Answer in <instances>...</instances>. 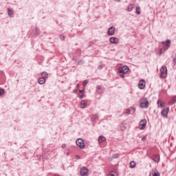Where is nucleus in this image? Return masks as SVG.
<instances>
[{"instance_id": "nucleus-28", "label": "nucleus", "mask_w": 176, "mask_h": 176, "mask_svg": "<svg viewBox=\"0 0 176 176\" xmlns=\"http://www.w3.org/2000/svg\"><path fill=\"white\" fill-rule=\"evenodd\" d=\"M5 93V90L3 89H0V96H2Z\"/></svg>"}, {"instance_id": "nucleus-1", "label": "nucleus", "mask_w": 176, "mask_h": 176, "mask_svg": "<svg viewBox=\"0 0 176 176\" xmlns=\"http://www.w3.org/2000/svg\"><path fill=\"white\" fill-rule=\"evenodd\" d=\"M171 44V41L170 40H166V41H162V48H160L159 50V55H162V54L164 53L166 50H168L170 48V45Z\"/></svg>"}, {"instance_id": "nucleus-30", "label": "nucleus", "mask_w": 176, "mask_h": 176, "mask_svg": "<svg viewBox=\"0 0 176 176\" xmlns=\"http://www.w3.org/2000/svg\"><path fill=\"white\" fill-rule=\"evenodd\" d=\"M78 98H80V100H83L84 95L83 94L78 95Z\"/></svg>"}, {"instance_id": "nucleus-21", "label": "nucleus", "mask_w": 176, "mask_h": 176, "mask_svg": "<svg viewBox=\"0 0 176 176\" xmlns=\"http://www.w3.org/2000/svg\"><path fill=\"white\" fill-rule=\"evenodd\" d=\"M129 166H130L131 168H134V167H135V166H136L135 162L131 161L129 164Z\"/></svg>"}, {"instance_id": "nucleus-11", "label": "nucleus", "mask_w": 176, "mask_h": 176, "mask_svg": "<svg viewBox=\"0 0 176 176\" xmlns=\"http://www.w3.org/2000/svg\"><path fill=\"white\" fill-rule=\"evenodd\" d=\"M109 42L114 43V45H118V43H119V38L116 37H111L109 38Z\"/></svg>"}, {"instance_id": "nucleus-38", "label": "nucleus", "mask_w": 176, "mask_h": 176, "mask_svg": "<svg viewBox=\"0 0 176 176\" xmlns=\"http://www.w3.org/2000/svg\"><path fill=\"white\" fill-rule=\"evenodd\" d=\"M79 92L80 93V94H85V91H83V89L80 90Z\"/></svg>"}, {"instance_id": "nucleus-19", "label": "nucleus", "mask_w": 176, "mask_h": 176, "mask_svg": "<svg viewBox=\"0 0 176 176\" xmlns=\"http://www.w3.org/2000/svg\"><path fill=\"white\" fill-rule=\"evenodd\" d=\"M8 14L10 17H13V10H12V9H8Z\"/></svg>"}, {"instance_id": "nucleus-3", "label": "nucleus", "mask_w": 176, "mask_h": 176, "mask_svg": "<svg viewBox=\"0 0 176 176\" xmlns=\"http://www.w3.org/2000/svg\"><path fill=\"white\" fill-rule=\"evenodd\" d=\"M167 67L166 66H162L160 69V77L162 78H167Z\"/></svg>"}, {"instance_id": "nucleus-2", "label": "nucleus", "mask_w": 176, "mask_h": 176, "mask_svg": "<svg viewBox=\"0 0 176 176\" xmlns=\"http://www.w3.org/2000/svg\"><path fill=\"white\" fill-rule=\"evenodd\" d=\"M140 108H148V107H149V102L148 101V98H144L140 99Z\"/></svg>"}, {"instance_id": "nucleus-44", "label": "nucleus", "mask_w": 176, "mask_h": 176, "mask_svg": "<svg viewBox=\"0 0 176 176\" xmlns=\"http://www.w3.org/2000/svg\"><path fill=\"white\" fill-rule=\"evenodd\" d=\"M79 157V156H77V158H78Z\"/></svg>"}, {"instance_id": "nucleus-13", "label": "nucleus", "mask_w": 176, "mask_h": 176, "mask_svg": "<svg viewBox=\"0 0 176 176\" xmlns=\"http://www.w3.org/2000/svg\"><path fill=\"white\" fill-rule=\"evenodd\" d=\"M157 106L158 107L163 108L164 107V102L162 99H159L157 100Z\"/></svg>"}, {"instance_id": "nucleus-22", "label": "nucleus", "mask_w": 176, "mask_h": 176, "mask_svg": "<svg viewBox=\"0 0 176 176\" xmlns=\"http://www.w3.org/2000/svg\"><path fill=\"white\" fill-rule=\"evenodd\" d=\"M41 76H42V78H44V79H46V78H47V76H48L47 73L46 72H42Z\"/></svg>"}, {"instance_id": "nucleus-27", "label": "nucleus", "mask_w": 176, "mask_h": 176, "mask_svg": "<svg viewBox=\"0 0 176 176\" xmlns=\"http://www.w3.org/2000/svg\"><path fill=\"white\" fill-rule=\"evenodd\" d=\"M60 39H61V41H64L65 39V36H64V34H61L60 36Z\"/></svg>"}, {"instance_id": "nucleus-25", "label": "nucleus", "mask_w": 176, "mask_h": 176, "mask_svg": "<svg viewBox=\"0 0 176 176\" xmlns=\"http://www.w3.org/2000/svg\"><path fill=\"white\" fill-rule=\"evenodd\" d=\"M160 161V155H155V162L159 163Z\"/></svg>"}, {"instance_id": "nucleus-32", "label": "nucleus", "mask_w": 176, "mask_h": 176, "mask_svg": "<svg viewBox=\"0 0 176 176\" xmlns=\"http://www.w3.org/2000/svg\"><path fill=\"white\" fill-rule=\"evenodd\" d=\"M113 157H114V159H117V157H119V154H114Z\"/></svg>"}, {"instance_id": "nucleus-41", "label": "nucleus", "mask_w": 176, "mask_h": 176, "mask_svg": "<svg viewBox=\"0 0 176 176\" xmlns=\"http://www.w3.org/2000/svg\"><path fill=\"white\" fill-rule=\"evenodd\" d=\"M145 140H146V138H145V137H142V141H145Z\"/></svg>"}, {"instance_id": "nucleus-33", "label": "nucleus", "mask_w": 176, "mask_h": 176, "mask_svg": "<svg viewBox=\"0 0 176 176\" xmlns=\"http://www.w3.org/2000/svg\"><path fill=\"white\" fill-rule=\"evenodd\" d=\"M155 176H160V173H159V171L155 172Z\"/></svg>"}, {"instance_id": "nucleus-20", "label": "nucleus", "mask_w": 176, "mask_h": 176, "mask_svg": "<svg viewBox=\"0 0 176 176\" xmlns=\"http://www.w3.org/2000/svg\"><path fill=\"white\" fill-rule=\"evenodd\" d=\"M91 122H96V120H97V119H98V116H97V115H93V116L91 117Z\"/></svg>"}, {"instance_id": "nucleus-7", "label": "nucleus", "mask_w": 176, "mask_h": 176, "mask_svg": "<svg viewBox=\"0 0 176 176\" xmlns=\"http://www.w3.org/2000/svg\"><path fill=\"white\" fill-rule=\"evenodd\" d=\"M145 126H146V120H142L139 124L140 130H144L145 129Z\"/></svg>"}, {"instance_id": "nucleus-36", "label": "nucleus", "mask_w": 176, "mask_h": 176, "mask_svg": "<svg viewBox=\"0 0 176 176\" xmlns=\"http://www.w3.org/2000/svg\"><path fill=\"white\" fill-rule=\"evenodd\" d=\"M131 109H132V111H133V112H135V111H136L135 107H131Z\"/></svg>"}, {"instance_id": "nucleus-16", "label": "nucleus", "mask_w": 176, "mask_h": 176, "mask_svg": "<svg viewBox=\"0 0 176 176\" xmlns=\"http://www.w3.org/2000/svg\"><path fill=\"white\" fill-rule=\"evenodd\" d=\"M46 81V78H39L38 79V82L39 83V85H43V83H45V82Z\"/></svg>"}, {"instance_id": "nucleus-14", "label": "nucleus", "mask_w": 176, "mask_h": 176, "mask_svg": "<svg viewBox=\"0 0 176 176\" xmlns=\"http://www.w3.org/2000/svg\"><path fill=\"white\" fill-rule=\"evenodd\" d=\"M87 105V101L86 100H82L80 102V107L82 109H85L86 108V106Z\"/></svg>"}, {"instance_id": "nucleus-17", "label": "nucleus", "mask_w": 176, "mask_h": 176, "mask_svg": "<svg viewBox=\"0 0 176 176\" xmlns=\"http://www.w3.org/2000/svg\"><path fill=\"white\" fill-rule=\"evenodd\" d=\"M135 13H136V14H138V15L141 14V8H140V6H136V8H135Z\"/></svg>"}, {"instance_id": "nucleus-40", "label": "nucleus", "mask_w": 176, "mask_h": 176, "mask_svg": "<svg viewBox=\"0 0 176 176\" xmlns=\"http://www.w3.org/2000/svg\"><path fill=\"white\" fill-rule=\"evenodd\" d=\"M173 63L176 65V57L173 58Z\"/></svg>"}, {"instance_id": "nucleus-31", "label": "nucleus", "mask_w": 176, "mask_h": 176, "mask_svg": "<svg viewBox=\"0 0 176 176\" xmlns=\"http://www.w3.org/2000/svg\"><path fill=\"white\" fill-rule=\"evenodd\" d=\"M96 89H97V90H101V89H102V87H101V85H98L96 87Z\"/></svg>"}, {"instance_id": "nucleus-35", "label": "nucleus", "mask_w": 176, "mask_h": 176, "mask_svg": "<svg viewBox=\"0 0 176 176\" xmlns=\"http://www.w3.org/2000/svg\"><path fill=\"white\" fill-rule=\"evenodd\" d=\"M150 176H155V171L152 170L150 173Z\"/></svg>"}, {"instance_id": "nucleus-15", "label": "nucleus", "mask_w": 176, "mask_h": 176, "mask_svg": "<svg viewBox=\"0 0 176 176\" xmlns=\"http://www.w3.org/2000/svg\"><path fill=\"white\" fill-rule=\"evenodd\" d=\"M33 34L34 35H36V36H39V34H41V32L38 29V28H35L34 30H33Z\"/></svg>"}, {"instance_id": "nucleus-26", "label": "nucleus", "mask_w": 176, "mask_h": 176, "mask_svg": "<svg viewBox=\"0 0 176 176\" xmlns=\"http://www.w3.org/2000/svg\"><path fill=\"white\" fill-rule=\"evenodd\" d=\"M131 113V111L130 110V109H127L125 111L126 115H130Z\"/></svg>"}, {"instance_id": "nucleus-23", "label": "nucleus", "mask_w": 176, "mask_h": 176, "mask_svg": "<svg viewBox=\"0 0 176 176\" xmlns=\"http://www.w3.org/2000/svg\"><path fill=\"white\" fill-rule=\"evenodd\" d=\"M133 9H134V7H133V4H130L128 7H127V10L128 12H131L133 10Z\"/></svg>"}, {"instance_id": "nucleus-24", "label": "nucleus", "mask_w": 176, "mask_h": 176, "mask_svg": "<svg viewBox=\"0 0 176 176\" xmlns=\"http://www.w3.org/2000/svg\"><path fill=\"white\" fill-rule=\"evenodd\" d=\"M176 103V96H175L172 100H170V102L169 104H173Z\"/></svg>"}, {"instance_id": "nucleus-34", "label": "nucleus", "mask_w": 176, "mask_h": 176, "mask_svg": "<svg viewBox=\"0 0 176 176\" xmlns=\"http://www.w3.org/2000/svg\"><path fill=\"white\" fill-rule=\"evenodd\" d=\"M125 74H126L120 73V78H124V75H125Z\"/></svg>"}, {"instance_id": "nucleus-43", "label": "nucleus", "mask_w": 176, "mask_h": 176, "mask_svg": "<svg viewBox=\"0 0 176 176\" xmlns=\"http://www.w3.org/2000/svg\"><path fill=\"white\" fill-rule=\"evenodd\" d=\"M79 157V156H77V158H78Z\"/></svg>"}, {"instance_id": "nucleus-18", "label": "nucleus", "mask_w": 176, "mask_h": 176, "mask_svg": "<svg viewBox=\"0 0 176 176\" xmlns=\"http://www.w3.org/2000/svg\"><path fill=\"white\" fill-rule=\"evenodd\" d=\"M108 176H118V172L113 170L109 172Z\"/></svg>"}, {"instance_id": "nucleus-8", "label": "nucleus", "mask_w": 176, "mask_h": 176, "mask_svg": "<svg viewBox=\"0 0 176 176\" xmlns=\"http://www.w3.org/2000/svg\"><path fill=\"white\" fill-rule=\"evenodd\" d=\"M146 85V82L144 80H141L139 81L138 83V88L140 89V90H142L145 89V85Z\"/></svg>"}, {"instance_id": "nucleus-10", "label": "nucleus", "mask_w": 176, "mask_h": 176, "mask_svg": "<svg viewBox=\"0 0 176 176\" xmlns=\"http://www.w3.org/2000/svg\"><path fill=\"white\" fill-rule=\"evenodd\" d=\"M107 34L108 35H110L111 36H112V35L115 34V27L113 26L110 27L107 31Z\"/></svg>"}, {"instance_id": "nucleus-39", "label": "nucleus", "mask_w": 176, "mask_h": 176, "mask_svg": "<svg viewBox=\"0 0 176 176\" xmlns=\"http://www.w3.org/2000/svg\"><path fill=\"white\" fill-rule=\"evenodd\" d=\"M65 146H67V144H62V148L63 149L65 148Z\"/></svg>"}, {"instance_id": "nucleus-6", "label": "nucleus", "mask_w": 176, "mask_h": 176, "mask_svg": "<svg viewBox=\"0 0 176 176\" xmlns=\"http://www.w3.org/2000/svg\"><path fill=\"white\" fill-rule=\"evenodd\" d=\"M80 174L81 176H89V168L82 167L80 170Z\"/></svg>"}, {"instance_id": "nucleus-5", "label": "nucleus", "mask_w": 176, "mask_h": 176, "mask_svg": "<svg viewBox=\"0 0 176 176\" xmlns=\"http://www.w3.org/2000/svg\"><path fill=\"white\" fill-rule=\"evenodd\" d=\"M129 69H130V68L128 66L124 65L122 67L118 68V72L119 74H127Z\"/></svg>"}, {"instance_id": "nucleus-12", "label": "nucleus", "mask_w": 176, "mask_h": 176, "mask_svg": "<svg viewBox=\"0 0 176 176\" xmlns=\"http://www.w3.org/2000/svg\"><path fill=\"white\" fill-rule=\"evenodd\" d=\"M105 141H107V138H105V136L100 135L98 137L99 144H102V142H105Z\"/></svg>"}, {"instance_id": "nucleus-9", "label": "nucleus", "mask_w": 176, "mask_h": 176, "mask_svg": "<svg viewBox=\"0 0 176 176\" xmlns=\"http://www.w3.org/2000/svg\"><path fill=\"white\" fill-rule=\"evenodd\" d=\"M169 111H170V109H168V107H166V109H164L162 111V116L164 118H167V115H168Z\"/></svg>"}, {"instance_id": "nucleus-4", "label": "nucleus", "mask_w": 176, "mask_h": 176, "mask_svg": "<svg viewBox=\"0 0 176 176\" xmlns=\"http://www.w3.org/2000/svg\"><path fill=\"white\" fill-rule=\"evenodd\" d=\"M77 146H79L80 149H85V141L82 139L78 138L76 141Z\"/></svg>"}, {"instance_id": "nucleus-42", "label": "nucleus", "mask_w": 176, "mask_h": 176, "mask_svg": "<svg viewBox=\"0 0 176 176\" xmlns=\"http://www.w3.org/2000/svg\"><path fill=\"white\" fill-rule=\"evenodd\" d=\"M116 1H118V2H120V0H116Z\"/></svg>"}, {"instance_id": "nucleus-29", "label": "nucleus", "mask_w": 176, "mask_h": 176, "mask_svg": "<svg viewBox=\"0 0 176 176\" xmlns=\"http://www.w3.org/2000/svg\"><path fill=\"white\" fill-rule=\"evenodd\" d=\"M87 83H89V80H85L83 81V86H86V85H87Z\"/></svg>"}, {"instance_id": "nucleus-37", "label": "nucleus", "mask_w": 176, "mask_h": 176, "mask_svg": "<svg viewBox=\"0 0 176 176\" xmlns=\"http://www.w3.org/2000/svg\"><path fill=\"white\" fill-rule=\"evenodd\" d=\"M102 68H103L102 65H99V66L98 67V69H102Z\"/></svg>"}]
</instances>
